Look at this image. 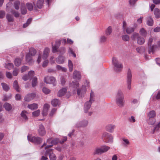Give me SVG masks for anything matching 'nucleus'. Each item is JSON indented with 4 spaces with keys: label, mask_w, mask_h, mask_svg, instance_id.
I'll list each match as a JSON object with an SVG mask.
<instances>
[{
    "label": "nucleus",
    "mask_w": 160,
    "mask_h": 160,
    "mask_svg": "<svg viewBox=\"0 0 160 160\" xmlns=\"http://www.w3.org/2000/svg\"><path fill=\"white\" fill-rule=\"evenodd\" d=\"M116 102L120 107H123L124 105V94L121 90L118 91L116 98Z\"/></svg>",
    "instance_id": "1"
},
{
    "label": "nucleus",
    "mask_w": 160,
    "mask_h": 160,
    "mask_svg": "<svg viewBox=\"0 0 160 160\" xmlns=\"http://www.w3.org/2000/svg\"><path fill=\"white\" fill-rule=\"evenodd\" d=\"M112 62L114 66V70L116 72H119L122 71L123 68L122 64L118 61L115 57H113Z\"/></svg>",
    "instance_id": "2"
},
{
    "label": "nucleus",
    "mask_w": 160,
    "mask_h": 160,
    "mask_svg": "<svg viewBox=\"0 0 160 160\" xmlns=\"http://www.w3.org/2000/svg\"><path fill=\"white\" fill-rule=\"evenodd\" d=\"M94 94L93 92H91L90 94V99L88 101L86 102L84 104V112L85 113L88 112L89 109L90 108L92 103L94 101Z\"/></svg>",
    "instance_id": "3"
},
{
    "label": "nucleus",
    "mask_w": 160,
    "mask_h": 160,
    "mask_svg": "<svg viewBox=\"0 0 160 160\" xmlns=\"http://www.w3.org/2000/svg\"><path fill=\"white\" fill-rule=\"evenodd\" d=\"M59 142V140L56 139L52 140L51 138L48 139L46 143H44L41 147V148L43 146H46L45 147V149H46L49 148L52 146L53 145L57 144Z\"/></svg>",
    "instance_id": "4"
},
{
    "label": "nucleus",
    "mask_w": 160,
    "mask_h": 160,
    "mask_svg": "<svg viewBox=\"0 0 160 160\" xmlns=\"http://www.w3.org/2000/svg\"><path fill=\"white\" fill-rule=\"evenodd\" d=\"M102 138L103 141L107 142L112 143L113 141L112 136L111 134L106 132L102 133Z\"/></svg>",
    "instance_id": "5"
},
{
    "label": "nucleus",
    "mask_w": 160,
    "mask_h": 160,
    "mask_svg": "<svg viewBox=\"0 0 160 160\" xmlns=\"http://www.w3.org/2000/svg\"><path fill=\"white\" fill-rule=\"evenodd\" d=\"M110 149L108 146H103L100 148H96L95 150L94 154H101L107 151Z\"/></svg>",
    "instance_id": "6"
},
{
    "label": "nucleus",
    "mask_w": 160,
    "mask_h": 160,
    "mask_svg": "<svg viewBox=\"0 0 160 160\" xmlns=\"http://www.w3.org/2000/svg\"><path fill=\"white\" fill-rule=\"evenodd\" d=\"M28 141L37 144H40L42 141V139L38 137H29L28 136Z\"/></svg>",
    "instance_id": "7"
},
{
    "label": "nucleus",
    "mask_w": 160,
    "mask_h": 160,
    "mask_svg": "<svg viewBox=\"0 0 160 160\" xmlns=\"http://www.w3.org/2000/svg\"><path fill=\"white\" fill-rule=\"evenodd\" d=\"M132 73L130 69H128L127 74V88L129 90L131 88Z\"/></svg>",
    "instance_id": "8"
},
{
    "label": "nucleus",
    "mask_w": 160,
    "mask_h": 160,
    "mask_svg": "<svg viewBox=\"0 0 160 160\" xmlns=\"http://www.w3.org/2000/svg\"><path fill=\"white\" fill-rule=\"evenodd\" d=\"M153 41V38H150L148 39V45L149 47L148 52L149 54H150L152 52L153 54L155 52V48H157V46L153 45L152 46L151 44Z\"/></svg>",
    "instance_id": "9"
},
{
    "label": "nucleus",
    "mask_w": 160,
    "mask_h": 160,
    "mask_svg": "<svg viewBox=\"0 0 160 160\" xmlns=\"http://www.w3.org/2000/svg\"><path fill=\"white\" fill-rule=\"evenodd\" d=\"M44 82L47 84H52L53 86L56 84V82L55 78L52 77H46L44 78Z\"/></svg>",
    "instance_id": "10"
},
{
    "label": "nucleus",
    "mask_w": 160,
    "mask_h": 160,
    "mask_svg": "<svg viewBox=\"0 0 160 160\" xmlns=\"http://www.w3.org/2000/svg\"><path fill=\"white\" fill-rule=\"evenodd\" d=\"M49 155L50 160H56V157L53 153L52 149L50 148L47 149L45 153V155Z\"/></svg>",
    "instance_id": "11"
},
{
    "label": "nucleus",
    "mask_w": 160,
    "mask_h": 160,
    "mask_svg": "<svg viewBox=\"0 0 160 160\" xmlns=\"http://www.w3.org/2000/svg\"><path fill=\"white\" fill-rule=\"evenodd\" d=\"M88 124V120H84L81 121L77 122L75 124V126L76 128H84L86 127Z\"/></svg>",
    "instance_id": "12"
},
{
    "label": "nucleus",
    "mask_w": 160,
    "mask_h": 160,
    "mask_svg": "<svg viewBox=\"0 0 160 160\" xmlns=\"http://www.w3.org/2000/svg\"><path fill=\"white\" fill-rule=\"evenodd\" d=\"M38 131L39 135L42 136H44L46 133L45 128L42 124L39 125Z\"/></svg>",
    "instance_id": "13"
},
{
    "label": "nucleus",
    "mask_w": 160,
    "mask_h": 160,
    "mask_svg": "<svg viewBox=\"0 0 160 160\" xmlns=\"http://www.w3.org/2000/svg\"><path fill=\"white\" fill-rule=\"evenodd\" d=\"M85 92V88L84 86H82L81 88H78L77 89V94L80 98L84 96Z\"/></svg>",
    "instance_id": "14"
},
{
    "label": "nucleus",
    "mask_w": 160,
    "mask_h": 160,
    "mask_svg": "<svg viewBox=\"0 0 160 160\" xmlns=\"http://www.w3.org/2000/svg\"><path fill=\"white\" fill-rule=\"evenodd\" d=\"M36 97V94L33 93L27 94L24 98V100L27 102L32 100Z\"/></svg>",
    "instance_id": "15"
},
{
    "label": "nucleus",
    "mask_w": 160,
    "mask_h": 160,
    "mask_svg": "<svg viewBox=\"0 0 160 160\" xmlns=\"http://www.w3.org/2000/svg\"><path fill=\"white\" fill-rule=\"evenodd\" d=\"M116 126L113 124H110L107 125L106 127V130L110 132H112L114 131V129Z\"/></svg>",
    "instance_id": "16"
},
{
    "label": "nucleus",
    "mask_w": 160,
    "mask_h": 160,
    "mask_svg": "<svg viewBox=\"0 0 160 160\" xmlns=\"http://www.w3.org/2000/svg\"><path fill=\"white\" fill-rule=\"evenodd\" d=\"M30 54H28L26 55V61L29 65H32L34 62V60L32 58Z\"/></svg>",
    "instance_id": "17"
},
{
    "label": "nucleus",
    "mask_w": 160,
    "mask_h": 160,
    "mask_svg": "<svg viewBox=\"0 0 160 160\" xmlns=\"http://www.w3.org/2000/svg\"><path fill=\"white\" fill-rule=\"evenodd\" d=\"M49 108V105L48 104L46 103L44 105L43 110L42 112L43 116H46L47 114Z\"/></svg>",
    "instance_id": "18"
},
{
    "label": "nucleus",
    "mask_w": 160,
    "mask_h": 160,
    "mask_svg": "<svg viewBox=\"0 0 160 160\" xmlns=\"http://www.w3.org/2000/svg\"><path fill=\"white\" fill-rule=\"evenodd\" d=\"M81 75L79 72L77 71H75L73 74V78L79 80L81 78Z\"/></svg>",
    "instance_id": "19"
},
{
    "label": "nucleus",
    "mask_w": 160,
    "mask_h": 160,
    "mask_svg": "<svg viewBox=\"0 0 160 160\" xmlns=\"http://www.w3.org/2000/svg\"><path fill=\"white\" fill-rule=\"evenodd\" d=\"M151 98L154 101L155 100H160V91L157 94L153 93L151 97Z\"/></svg>",
    "instance_id": "20"
},
{
    "label": "nucleus",
    "mask_w": 160,
    "mask_h": 160,
    "mask_svg": "<svg viewBox=\"0 0 160 160\" xmlns=\"http://www.w3.org/2000/svg\"><path fill=\"white\" fill-rule=\"evenodd\" d=\"M27 112L25 110L22 111L20 115L22 119H23V120L24 121H26L28 119L27 115Z\"/></svg>",
    "instance_id": "21"
},
{
    "label": "nucleus",
    "mask_w": 160,
    "mask_h": 160,
    "mask_svg": "<svg viewBox=\"0 0 160 160\" xmlns=\"http://www.w3.org/2000/svg\"><path fill=\"white\" fill-rule=\"evenodd\" d=\"M147 24L149 26H152L153 24V21L152 17L149 16L147 18Z\"/></svg>",
    "instance_id": "22"
},
{
    "label": "nucleus",
    "mask_w": 160,
    "mask_h": 160,
    "mask_svg": "<svg viewBox=\"0 0 160 160\" xmlns=\"http://www.w3.org/2000/svg\"><path fill=\"white\" fill-rule=\"evenodd\" d=\"M79 83L78 81H73L70 84V86L73 88H77L79 86Z\"/></svg>",
    "instance_id": "23"
},
{
    "label": "nucleus",
    "mask_w": 160,
    "mask_h": 160,
    "mask_svg": "<svg viewBox=\"0 0 160 160\" xmlns=\"http://www.w3.org/2000/svg\"><path fill=\"white\" fill-rule=\"evenodd\" d=\"M60 44L59 42H57L54 46H52V52L55 53L58 51V49L59 47Z\"/></svg>",
    "instance_id": "24"
},
{
    "label": "nucleus",
    "mask_w": 160,
    "mask_h": 160,
    "mask_svg": "<svg viewBox=\"0 0 160 160\" xmlns=\"http://www.w3.org/2000/svg\"><path fill=\"white\" fill-rule=\"evenodd\" d=\"M136 51L138 53L142 54L144 53L146 50L145 47H138L136 48Z\"/></svg>",
    "instance_id": "25"
},
{
    "label": "nucleus",
    "mask_w": 160,
    "mask_h": 160,
    "mask_svg": "<svg viewBox=\"0 0 160 160\" xmlns=\"http://www.w3.org/2000/svg\"><path fill=\"white\" fill-rule=\"evenodd\" d=\"M139 33L141 35L146 37L148 34L147 31L143 28H142L139 31Z\"/></svg>",
    "instance_id": "26"
},
{
    "label": "nucleus",
    "mask_w": 160,
    "mask_h": 160,
    "mask_svg": "<svg viewBox=\"0 0 160 160\" xmlns=\"http://www.w3.org/2000/svg\"><path fill=\"white\" fill-rule=\"evenodd\" d=\"M154 13L157 18H160V10L158 8H155L154 10Z\"/></svg>",
    "instance_id": "27"
},
{
    "label": "nucleus",
    "mask_w": 160,
    "mask_h": 160,
    "mask_svg": "<svg viewBox=\"0 0 160 160\" xmlns=\"http://www.w3.org/2000/svg\"><path fill=\"white\" fill-rule=\"evenodd\" d=\"M23 59V58H16L14 61V63L16 66H19L21 63V62Z\"/></svg>",
    "instance_id": "28"
},
{
    "label": "nucleus",
    "mask_w": 160,
    "mask_h": 160,
    "mask_svg": "<svg viewBox=\"0 0 160 160\" xmlns=\"http://www.w3.org/2000/svg\"><path fill=\"white\" fill-rule=\"evenodd\" d=\"M145 42L144 38L141 36H139L137 39V43L140 45L143 44Z\"/></svg>",
    "instance_id": "29"
},
{
    "label": "nucleus",
    "mask_w": 160,
    "mask_h": 160,
    "mask_svg": "<svg viewBox=\"0 0 160 160\" xmlns=\"http://www.w3.org/2000/svg\"><path fill=\"white\" fill-rule=\"evenodd\" d=\"M28 107L30 109L34 110L38 108V105L36 103H33L28 105Z\"/></svg>",
    "instance_id": "30"
},
{
    "label": "nucleus",
    "mask_w": 160,
    "mask_h": 160,
    "mask_svg": "<svg viewBox=\"0 0 160 160\" xmlns=\"http://www.w3.org/2000/svg\"><path fill=\"white\" fill-rule=\"evenodd\" d=\"M13 87L17 91L19 92L21 89L19 87L18 82L16 80H15L13 83Z\"/></svg>",
    "instance_id": "31"
},
{
    "label": "nucleus",
    "mask_w": 160,
    "mask_h": 160,
    "mask_svg": "<svg viewBox=\"0 0 160 160\" xmlns=\"http://www.w3.org/2000/svg\"><path fill=\"white\" fill-rule=\"evenodd\" d=\"M44 2V0H38L36 4L37 7L40 9L43 6Z\"/></svg>",
    "instance_id": "32"
},
{
    "label": "nucleus",
    "mask_w": 160,
    "mask_h": 160,
    "mask_svg": "<svg viewBox=\"0 0 160 160\" xmlns=\"http://www.w3.org/2000/svg\"><path fill=\"white\" fill-rule=\"evenodd\" d=\"M3 107L6 110L8 111H10L12 108V107L11 104L7 102H6L4 103Z\"/></svg>",
    "instance_id": "33"
},
{
    "label": "nucleus",
    "mask_w": 160,
    "mask_h": 160,
    "mask_svg": "<svg viewBox=\"0 0 160 160\" xmlns=\"http://www.w3.org/2000/svg\"><path fill=\"white\" fill-rule=\"evenodd\" d=\"M6 18L9 22H13L14 21V18L13 16L10 14H7L6 15Z\"/></svg>",
    "instance_id": "34"
},
{
    "label": "nucleus",
    "mask_w": 160,
    "mask_h": 160,
    "mask_svg": "<svg viewBox=\"0 0 160 160\" xmlns=\"http://www.w3.org/2000/svg\"><path fill=\"white\" fill-rule=\"evenodd\" d=\"M36 53V50L33 48H31L29 50V53L28 54H30L32 56H34Z\"/></svg>",
    "instance_id": "35"
},
{
    "label": "nucleus",
    "mask_w": 160,
    "mask_h": 160,
    "mask_svg": "<svg viewBox=\"0 0 160 160\" xmlns=\"http://www.w3.org/2000/svg\"><path fill=\"white\" fill-rule=\"evenodd\" d=\"M112 32V29L111 26L108 27L105 31V34L107 36L110 35Z\"/></svg>",
    "instance_id": "36"
},
{
    "label": "nucleus",
    "mask_w": 160,
    "mask_h": 160,
    "mask_svg": "<svg viewBox=\"0 0 160 160\" xmlns=\"http://www.w3.org/2000/svg\"><path fill=\"white\" fill-rule=\"evenodd\" d=\"M59 101L58 99H54L51 101L52 105L54 107L57 106L58 104Z\"/></svg>",
    "instance_id": "37"
},
{
    "label": "nucleus",
    "mask_w": 160,
    "mask_h": 160,
    "mask_svg": "<svg viewBox=\"0 0 160 160\" xmlns=\"http://www.w3.org/2000/svg\"><path fill=\"white\" fill-rule=\"evenodd\" d=\"M20 4V2L19 1H17L14 2V8L16 10H18L19 8V6Z\"/></svg>",
    "instance_id": "38"
},
{
    "label": "nucleus",
    "mask_w": 160,
    "mask_h": 160,
    "mask_svg": "<svg viewBox=\"0 0 160 160\" xmlns=\"http://www.w3.org/2000/svg\"><path fill=\"white\" fill-rule=\"evenodd\" d=\"M122 140V144L124 146H127L129 144L130 142L128 139L123 138Z\"/></svg>",
    "instance_id": "39"
},
{
    "label": "nucleus",
    "mask_w": 160,
    "mask_h": 160,
    "mask_svg": "<svg viewBox=\"0 0 160 160\" xmlns=\"http://www.w3.org/2000/svg\"><path fill=\"white\" fill-rule=\"evenodd\" d=\"M32 86L33 87L36 86L37 83V78L36 77H34L32 78Z\"/></svg>",
    "instance_id": "40"
},
{
    "label": "nucleus",
    "mask_w": 160,
    "mask_h": 160,
    "mask_svg": "<svg viewBox=\"0 0 160 160\" xmlns=\"http://www.w3.org/2000/svg\"><path fill=\"white\" fill-rule=\"evenodd\" d=\"M156 112L155 111L152 110L149 112L148 114V116L149 118H154L156 116Z\"/></svg>",
    "instance_id": "41"
},
{
    "label": "nucleus",
    "mask_w": 160,
    "mask_h": 160,
    "mask_svg": "<svg viewBox=\"0 0 160 160\" xmlns=\"http://www.w3.org/2000/svg\"><path fill=\"white\" fill-rule=\"evenodd\" d=\"M11 12L16 18L20 16V13L14 10H12Z\"/></svg>",
    "instance_id": "42"
},
{
    "label": "nucleus",
    "mask_w": 160,
    "mask_h": 160,
    "mask_svg": "<svg viewBox=\"0 0 160 160\" xmlns=\"http://www.w3.org/2000/svg\"><path fill=\"white\" fill-rule=\"evenodd\" d=\"M156 120L154 118H149L148 121V123L151 125H153L155 122Z\"/></svg>",
    "instance_id": "43"
},
{
    "label": "nucleus",
    "mask_w": 160,
    "mask_h": 160,
    "mask_svg": "<svg viewBox=\"0 0 160 160\" xmlns=\"http://www.w3.org/2000/svg\"><path fill=\"white\" fill-rule=\"evenodd\" d=\"M126 32L128 34H129L134 31V28L131 27H128L126 29Z\"/></svg>",
    "instance_id": "44"
},
{
    "label": "nucleus",
    "mask_w": 160,
    "mask_h": 160,
    "mask_svg": "<svg viewBox=\"0 0 160 160\" xmlns=\"http://www.w3.org/2000/svg\"><path fill=\"white\" fill-rule=\"evenodd\" d=\"M68 66L70 71H72L73 68V65L72 61L70 60H68Z\"/></svg>",
    "instance_id": "45"
},
{
    "label": "nucleus",
    "mask_w": 160,
    "mask_h": 160,
    "mask_svg": "<svg viewBox=\"0 0 160 160\" xmlns=\"http://www.w3.org/2000/svg\"><path fill=\"white\" fill-rule=\"evenodd\" d=\"M139 36H140L139 35V34L138 33L134 32L132 34L131 36V38L132 40H134L136 38L138 39V38Z\"/></svg>",
    "instance_id": "46"
},
{
    "label": "nucleus",
    "mask_w": 160,
    "mask_h": 160,
    "mask_svg": "<svg viewBox=\"0 0 160 160\" xmlns=\"http://www.w3.org/2000/svg\"><path fill=\"white\" fill-rule=\"evenodd\" d=\"M27 6L28 10L30 11L32 10L33 8V6L32 3L28 2L27 3Z\"/></svg>",
    "instance_id": "47"
},
{
    "label": "nucleus",
    "mask_w": 160,
    "mask_h": 160,
    "mask_svg": "<svg viewBox=\"0 0 160 160\" xmlns=\"http://www.w3.org/2000/svg\"><path fill=\"white\" fill-rule=\"evenodd\" d=\"M32 21L31 18H29L28 19L26 23L24 24L23 25V27L24 28H25L27 27L31 22Z\"/></svg>",
    "instance_id": "48"
},
{
    "label": "nucleus",
    "mask_w": 160,
    "mask_h": 160,
    "mask_svg": "<svg viewBox=\"0 0 160 160\" xmlns=\"http://www.w3.org/2000/svg\"><path fill=\"white\" fill-rule=\"evenodd\" d=\"M122 39L124 41H128L129 38V36L127 35H123L122 36Z\"/></svg>",
    "instance_id": "49"
},
{
    "label": "nucleus",
    "mask_w": 160,
    "mask_h": 160,
    "mask_svg": "<svg viewBox=\"0 0 160 160\" xmlns=\"http://www.w3.org/2000/svg\"><path fill=\"white\" fill-rule=\"evenodd\" d=\"M13 67V65L12 63H9L7 64H6L5 67L8 69L10 70Z\"/></svg>",
    "instance_id": "50"
},
{
    "label": "nucleus",
    "mask_w": 160,
    "mask_h": 160,
    "mask_svg": "<svg viewBox=\"0 0 160 160\" xmlns=\"http://www.w3.org/2000/svg\"><path fill=\"white\" fill-rule=\"evenodd\" d=\"M3 89L5 91H7L9 89V87L6 83H1Z\"/></svg>",
    "instance_id": "51"
},
{
    "label": "nucleus",
    "mask_w": 160,
    "mask_h": 160,
    "mask_svg": "<svg viewBox=\"0 0 160 160\" xmlns=\"http://www.w3.org/2000/svg\"><path fill=\"white\" fill-rule=\"evenodd\" d=\"M40 112V110H38L32 112V115L34 117H38L39 115Z\"/></svg>",
    "instance_id": "52"
},
{
    "label": "nucleus",
    "mask_w": 160,
    "mask_h": 160,
    "mask_svg": "<svg viewBox=\"0 0 160 160\" xmlns=\"http://www.w3.org/2000/svg\"><path fill=\"white\" fill-rule=\"evenodd\" d=\"M42 91L45 94H47L50 92V90L46 87H44L42 89Z\"/></svg>",
    "instance_id": "53"
},
{
    "label": "nucleus",
    "mask_w": 160,
    "mask_h": 160,
    "mask_svg": "<svg viewBox=\"0 0 160 160\" xmlns=\"http://www.w3.org/2000/svg\"><path fill=\"white\" fill-rule=\"evenodd\" d=\"M67 92V89L66 88H63L61 89V97L64 95Z\"/></svg>",
    "instance_id": "54"
},
{
    "label": "nucleus",
    "mask_w": 160,
    "mask_h": 160,
    "mask_svg": "<svg viewBox=\"0 0 160 160\" xmlns=\"http://www.w3.org/2000/svg\"><path fill=\"white\" fill-rule=\"evenodd\" d=\"M34 71H31L29 72L28 73V76L30 78H32L34 77Z\"/></svg>",
    "instance_id": "55"
},
{
    "label": "nucleus",
    "mask_w": 160,
    "mask_h": 160,
    "mask_svg": "<svg viewBox=\"0 0 160 160\" xmlns=\"http://www.w3.org/2000/svg\"><path fill=\"white\" fill-rule=\"evenodd\" d=\"M29 68L28 67L24 66L23 67H22L21 68V71L22 72H24L26 70H28Z\"/></svg>",
    "instance_id": "56"
},
{
    "label": "nucleus",
    "mask_w": 160,
    "mask_h": 160,
    "mask_svg": "<svg viewBox=\"0 0 160 160\" xmlns=\"http://www.w3.org/2000/svg\"><path fill=\"white\" fill-rule=\"evenodd\" d=\"M21 12L22 14H25L27 13V10L25 8L22 7L21 8Z\"/></svg>",
    "instance_id": "57"
},
{
    "label": "nucleus",
    "mask_w": 160,
    "mask_h": 160,
    "mask_svg": "<svg viewBox=\"0 0 160 160\" xmlns=\"http://www.w3.org/2000/svg\"><path fill=\"white\" fill-rule=\"evenodd\" d=\"M159 128H160V122L154 127L153 130V133H154L156 131L158 130Z\"/></svg>",
    "instance_id": "58"
},
{
    "label": "nucleus",
    "mask_w": 160,
    "mask_h": 160,
    "mask_svg": "<svg viewBox=\"0 0 160 160\" xmlns=\"http://www.w3.org/2000/svg\"><path fill=\"white\" fill-rule=\"evenodd\" d=\"M61 143H63L67 140V137L66 136H62V137H61Z\"/></svg>",
    "instance_id": "59"
},
{
    "label": "nucleus",
    "mask_w": 160,
    "mask_h": 160,
    "mask_svg": "<svg viewBox=\"0 0 160 160\" xmlns=\"http://www.w3.org/2000/svg\"><path fill=\"white\" fill-rule=\"evenodd\" d=\"M5 11H0V18H2L5 16Z\"/></svg>",
    "instance_id": "60"
},
{
    "label": "nucleus",
    "mask_w": 160,
    "mask_h": 160,
    "mask_svg": "<svg viewBox=\"0 0 160 160\" xmlns=\"http://www.w3.org/2000/svg\"><path fill=\"white\" fill-rule=\"evenodd\" d=\"M129 121L131 122H134L136 121L135 117L132 116L129 118Z\"/></svg>",
    "instance_id": "61"
},
{
    "label": "nucleus",
    "mask_w": 160,
    "mask_h": 160,
    "mask_svg": "<svg viewBox=\"0 0 160 160\" xmlns=\"http://www.w3.org/2000/svg\"><path fill=\"white\" fill-rule=\"evenodd\" d=\"M50 49L48 48H45L43 52V53L49 55V53Z\"/></svg>",
    "instance_id": "62"
},
{
    "label": "nucleus",
    "mask_w": 160,
    "mask_h": 160,
    "mask_svg": "<svg viewBox=\"0 0 160 160\" xmlns=\"http://www.w3.org/2000/svg\"><path fill=\"white\" fill-rule=\"evenodd\" d=\"M41 54H39L38 55L37 60V62L38 64H39L41 62Z\"/></svg>",
    "instance_id": "63"
},
{
    "label": "nucleus",
    "mask_w": 160,
    "mask_h": 160,
    "mask_svg": "<svg viewBox=\"0 0 160 160\" xmlns=\"http://www.w3.org/2000/svg\"><path fill=\"white\" fill-rule=\"evenodd\" d=\"M68 52L72 54L74 57H76V54L73 52L72 49L71 48H69Z\"/></svg>",
    "instance_id": "64"
}]
</instances>
